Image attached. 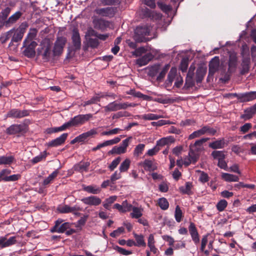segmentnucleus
<instances>
[{
	"label": "nucleus",
	"mask_w": 256,
	"mask_h": 256,
	"mask_svg": "<svg viewBox=\"0 0 256 256\" xmlns=\"http://www.w3.org/2000/svg\"><path fill=\"white\" fill-rule=\"evenodd\" d=\"M58 174V170H56L52 172L48 176L43 182L44 185H47L49 184L56 176Z\"/></svg>",
	"instance_id": "42"
},
{
	"label": "nucleus",
	"mask_w": 256,
	"mask_h": 256,
	"mask_svg": "<svg viewBox=\"0 0 256 256\" xmlns=\"http://www.w3.org/2000/svg\"><path fill=\"white\" fill-rule=\"evenodd\" d=\"M72 39L74 50H76L80 49L81 46V40L78 29L74 28L73 30Z\"/></svg>",
	"instance_id": "12"
},
{
	"label": "nucleus",
	"mask_w": 256,
	"mask_h": 256,
	"mask_svg": "<svg viewBox=\"0 0 256 256\" xmlns=\"http://www.w3.org/2000/svg\"><path fill=\"white\" fill-rule=\"evenodd\" d=\"M124 230V228L123 227H120L117 230L113 231L110 233V236L112 237L116 238L119 236L121 234H122Z\"/></svg>",
	"instance_id": "62"
},
{
	"label": "nucleus",
	"mask_w": 256,
	"mask_h": 256,
	"mask_svg": "<svg viewBox=\"0 0 256 256\" xmlns=\"http://www.w3.org/2000/svg\"><path fill=\"white\" fill-rule=\"evenodd\" d=\"M222 178L224 180L228 182H236L239 180V178L238 176L228 173H222Z\"/></svg>",
	"instance_id": "33"
},
{
	"label": "nucleus",
	"mask_w": 256,
	"mask_h": 256,
	"mask_svg": "<svg viewBox=\"0 0 256 256\" xmlns=\"http://www.w3.org/2000/svg\"><path fill=\"white\" fill-rule=\"evenodd\" d=\"M209 140V138H202L196 140L194 144L191 147L188 156H186L184 159V164L188 166L191 164H194L198 159L199 155L197 152H195L194 147L197 146H201L204 142H206Z\"/></svg>",
	"instance_id": "1"
},
{
	"label": "nucleus",
	"mask_w": 256,
	"mask_h": 256,
	"mask_svg": "<svg viewBox=\"0 0 256 256\" xmlns=\"http://www.w3.org/2000/svg\"><path fill=\"white\" fill-rule=\"evenodd\" d=\"M22 15V13L18 11L16 12L8 20L4 21V25L7 28L11 26L18 21V20L21 17Z\"/></svg>",
	"instance_id": "17"
},
{
	"label": "nucleus",
	"mask_w": 256,
	"mask_h": 256,
	"mask_svg": "<svg viewBox=\"0 0 256 256\" xmlns=\"http://www.w3.org/2000/svg\"><path fill=\"white\" fill-rule=\"evenodd\" d=\"M120 138L119 137H116L114 139L106 140L104 142L105 146L113 145L114 144H116L120 142Z\"/></svg>",
	"instance_id": "61"
},
{
	"label": "nucleus",
	"mask_w": 256,
	"mask_h": 256,
	"mask_svg": "<svg viewBox=\"0 0 256 256\" xmlns=\"http://www.w3.org/2000/svg\"><path fill=\"white\" fill-rule=\"evenodd\" d=\"M183 217L182 211L178 206L176 208L174 212V218L176 221L178 222H181L182 218Z\"/></svg>",
	"instance_id": "45"
},
{
	"label": "nucleus",
	"mask_w": 256,
	"mask_h": 256,
	"mask_svg": "<svg viewBox=\"0 0 256 256\" xmlns=\"http://www.w3.org/2000/svg\"><path fill=\"white\" fill-rule=\"evenodd\" d=\"M37 30L36 28H30L27 36L24 42V46H26L27 44L33 41L37 35Z\"/></svg>",
	"instance_id": "26"
},
{
	"label": "nucleus",
	"mask_w": 256,
	"mask_h": 256,
	"mask_svg": "<svg viewBox=\"0 0 256 256\" xmlns=\"http://www.w3.org/2000/svg\"><path fill=\"white\" fill-rule=\"evenodd\" d=\"M81 210L82 208L76 205L74 206H70L68 205H64L58 208V210L60 213L66 214L70 212L77 216L80 215L79 211Z\"/></svg>",
	"instance_id": "9"
},
{
	"label": "nucleus",
	"mask_w": 256,
	"mask_h": 256,
	"mask_svg": "<svg viewBox=\"0 0 256 256\" xmlns=\"http://www.w3.org/2000/svg\"><path fill=\"white\" fill-rule=\"evenodd\" d=\"M144 147L145 145L142 144H140L136 146L134 152V156H139L140 154H142L144 150Z\"/></svg>",
	"instance_id": "49"
},
{
	"label": "nucleus",
	"mask_w": 256,
	"mask_h": 256,
	"mask_svg": "<svg viewBox=\"0 0 256 256\" xmlns=\"http://www.w3.org/2000/svg\"><path fill=\"white\" fill-rule=\"evenodd\" d=\"M123 213L128 212L132 210L133 206L128 202L126 200L122 202Z\"/></svg>",
	"instance_id": "54"
},
{
	"label": "nucleus",
	"mask_w": 256,
	"mask_h": 256,
	"mask_svg": "<svg viewBox=\"0 0 256 256\" xmlns=\"http://www.w3.org/2000/svg\"><path fill=\"white\" fill-rule=\"evenodd\" d=\"M204 134L203 127L196 131L194 132L188 136V140H192L195 138H198L202 135Z\"/></svg>",
	"instance_id": "44"
},
{
	"label": "nucleus",
	"mask_w": 256,
	"mask_h": 256,
	"mask_svg": "<svg viewBox=\"0 0 256 256\" xmlns=\"http://www.w3.org/2000/svg\"><path fill=\"white\" fill-rule=\"evenodd\" d=\"M239 98L242 102H249L256 98V92H250L242 94Z\"/></svg>",
	"instance_id": "22"
},
{
	"label": "nucleus",
	"mask_w": 256,
	"mask_h": 256,
	"mask_svg": "<svg viewBox=\"0 0 256 256\" xmlns=\"http://www.w3.org/2000/svg\"><path fill=\"white\" fill-rule=\"evenodd\" d=\"M28 130V126L24 124H13L6 129V132L9 134L18 133H25Z\"/></svg>",
	"instance_id": "8"
},
{
	"label": "nucleus",
	"mask_w": 256,
	"mask_h": 256,
	"mask_svg": "<svg viewBox=\"0 0 256 256\" xmlns=\"http://www.w3.org/2000/svg\"><path fill=\"white\" fill-rule=\"evenodd\" d=\"M160 70V66L156 64L148 68V75L154 77L156 76Z\"/></svg>",
	"instance_id": "32"
},
{
	"label": "nucleus",
	"mask_w": 256,
	"mask_h": 256,
	"mask_svg": "<svg viewBox=\"0 0 256 256\" xmlns=\"http://www.w3.org/2000/svg\"><path fill=\"white\" fill-rule=\"evenodd\" d=\"M130 116V114L126 111H120L116 114H114L112 116V119H117L122 117H128Z\"/></svg>",
	"instance_id": "48"
},
{
	"label": "nucleus",
	"mask_w": 256,
	"mask_h": 256,
	"mask_svg": "<svg viewBox=\"0 0 256 256\" xmlns=\"http://www.w3.org/2000/svg\"><path fill=\"white\" fill-rule=\"evenodd\" d=\"M188 65V62L187 59L184 58L182 60L180 68L182 72H186Z\"/></svg>",
	"instance_id": "57"
},
{
	"label": "nucleus",
	"mask_w": 256,
	"mask_h": 256,
	"mask_svg": "<svg viewBox=\"0 0 256 256\" xmlns=\"http://www.w3.org/2000/svg\"><path fill=\"white\" fill-rule=\"evenodd\" d=\"M208 78L212 77L218 70H220L222 72H224L226 69L224 68V65L222 64L220 65V59L218 56H215L210 62Z\"/></svg>",
	"instance_id": "4"
},
{
	"label": "nucleus",
	"mask_w": 256,
	"mask_h": 256,
	"mask_svg": "<svg viewBox=\"0 0 256 256\" xmlns=\"http://www.w3.org/2000/svg\"><path fill=\"white\" fill-rule=\"evenodd\" d=\"M96 13L103 16H110L113 14V10L111 8H105L96 9Z\"/></svg>",
	"instance_id": "24"
},
{
	"label": "nucleus",
	"mask_w": 256,
	"mask_h": 256,
	"mask_svg": "<svg viewBox=\"0 0 256 256\" xmlns=\"http://www.w3.org/2000/svg\"><path fill=\"white\" fill-rule=\"evenodd\" d=\"M166 116L163 115H158L154 114L148 113L142 116V118L144 120H156L160 118H165Z\"/></svg>",
	"instance_id": "34"
},
{
	"label": "nucleus",
	"mask_w": 256,
	"mask_h": 256,
	"mask_svg": "<svg viewBox=\"0 0 256 256\" xmlns=\"http://www.w3.org/2000/svg\"><path fill=\"white\" fill-rule=\"evenodd\" d=\"M28 25L26 23H22L17 28H12L10 30L12 32L11 42H17L20 41L23 38Z\"/></svg>",
	"instance_id": "5"
},
{
	"label": "nucleus",
	"mask_w": 256,
	"mask_h": 256,
	"mask_svg": "<svg viewBox=\"0 0 256 256\" xmlns=\"http://www.w3.org/2000/svg\"><path fill=\"white\" fill-rule=\"evenodd\" d=\"M176 68L174 67L172 68L168 74V78L166 81L165 84L166 87H169L172 86V84L176 76Z\"/></svg>",
	"instance_id": "20"
},
{
	"label": "nucleus",
	"mask_w": 256,
	"mask_h": 256,
	"mask_svg": "<svg viewBox=\"0 0 256 256\" xmlns=\"http://www.w3.org/2000/svg\"><path fill=\"white\" fill-rule=\"evenodd\" d=\"M236 66V60L235 58H230L228 63V72L230 73L232 72Z\"/></svg>",
	"instance_id": "50"
},
{
	"label": "nucleus",
	"mask_w": 256,
	"mask_h": 256,
	"mask_svg": "<svg viewBox=\"0 0 256 256\" xmlns=\"http://www.w3.org/2000/svg\"><path fill=\"white\" fill-rule=\"evenodd\" d=\"M90 165L88 162H81L80 163L74 166V168L75 170L83 172H86Z\"/></svg>",
	"instance_id": "25"
},
{
	"label": "nucleus",
	"mask_w": 256,
	"mask_h": 256,
	"mask_svg": "<svg viewBox=\"0 0 256 256\" xmlns=\"http://www.w3.org/2000/svg\"><path fill=\"white\" fill-rule=\"evenodd\" d=\"M26 44L28 46L24 52V54L28 58L34 57L35 55V48L37 46V43L34 41H32Z\"/></svg>",
	"instance_id": "15"
},
{
	"label": "nucleus",
	"mask_w": 256,
	"mask_h": 256,
	"mask_svg": "<svg viewBox=\"0 0 256 256\" xmlns=\"http://www.w3.org/2000/svg\"><path fill=\"white\" fill-rule=\"evenodd\" d=\"M256 113V104L252 106L246 110L244 114L241 116V118L244 120H248L251 118L253 115Z\"/></svg>",
	"instance_id": "21"
},
{
	"label": "nucleus",
	"mask_w": 256,
	"mask_h": 256,
	"mask_svg": "<svg viewBox=\"0 0 256 256\" xmlns=\"http://www.w3.org/2000/svg\"><path fill=\"white\" fill-rule=\"evenodd\" d=\"M105 112H114L119 110L118 103L116 101L109 103L104 108Z\"/></svg>",
	"instance_id": "30"
},
{
	"label": "nucleus",
	"mask_w": 256,
	"mask_h": 256,
	"mask_svg": "<svg viewBox=\"0 0 256 256\" xmlns=\"http://www.w3.org/2000/svg\"><path fill=\"white\" fill-rule=\"evenodd\" d=\"M11 173V170L8 169H4L0 172V179L5 181V178H8V175Z\"/></svg>",
	"instance_id": "63"
},
{
	"label": "nucleus",
	"mask_w": 256,
	"mask_h": 256,
	"mask_svg": "<svg viewBox=\"0 0 256 256\" xmlns=\"http://www.w3.org/2000/svg\"><path fill=\"white\" fill-rule=\"evenodd\" d=\"M150 32V27L148 26H138L135 30L134 40L138 42H146L148 40L146 38V36L149 35Z\"/></svg>",
	"instance_id": "3"
},
{
	"label": "nucleus",
	"mask_w": 256,
	"mask_h": 256,
	"mask_svg": "<svg viewBox=\"0 0 256 256\" xmlns=\"http://www.w3.org/2000/svg\"><path fill=\"white\" fill-rule=\"evenodd\" d=\"M226 144L224 138L216 140L209 144V147L213 149H218L224 148Z\"/></svg>",
	"instance_id": "27"
},
{
	"label": "nucleus",
	"mask_w": 256,
	"mask_h": 256,
	"mask_svg": "<svg viewBox=\"0 0 256 256\" xmlns=\"http://www.w3.org/2000/svg\"><path fill=\"white\" fill-rule=\"evenodd\" d=\"M117 196H111L105 200L103 202L104 207L108 210L110 208L111 205L116 200Z\"/></svg>",
	"instance_id": "35"
},
{
	"label": "nucleus",
	"mask_w": 256,
	"mask_h": 256,
	"mask_svg": "<svg viewBox=\"0 0 256 256\" xmlns=\"http://www.w3.org/2000/svg\"><path fill=\"white\" fill-rule=\"evenodd\" d=\"M16 242V237L12 236L7 240L6 236L0 237V248H2L8 247L15 244Z\"/></svg>",
	"instance_id": "16"
},
{
	"label": "nucleus",
	"mask_w": 256,
	"mask_h": 256,
	"mask_svg": "<svg viewBox=\"0 0 256 256\" xmlns=\"http://www.w3.org/2000/svg\"><path fill=\"white\" fill-rule=\"evenodd\" d=\"M153 58V54L152 53L149 52L136 60V63L140 66H144L147 64L148 62Z\"/></svg>",
	"instance_id": "19"
},
{
	"label": "nucleus",
	"mask_w": 256,
	"mask_h": 256,
	"mask_svg": "<svg viewBox=\"0 0 256 256\" xmlns=\"http://www.w3.org/2000/svg\"><path fill=\"white\" fill-rule=\"evenodd\" d=\"M12 32L11 30L3 34L0 37V42L2 44L5 43L10 38H12Z\"/></svg>",
	"instance_id": "43"
},
{
	"label": "nucleus",
	"mask_w": 256,
	"mask_h": 256,
	"mask_svg": "<svg viewBox=\"0 0 256 256\" xmlns=\"http://www.w3.org/2000/svg\"><path fill=\"white\" fill-rule=\"evenodd\" d=\"M121 160V158L118 157L112 160L111 164L109 166V168L111 170H113L115 168L117 167L118 164H120Z\"/></svg>",
	"instance_id": "60"
},
{
	"label": "nucleus",
	"mask_w": 256,
	"mask_h": 256,
	"mask_svg": "<svg viewBox=\"0 0 256 256\" xmlns=\"http://www.w3.org/2000/svg\"><path fill=\"white\" fill-rule=\"evenodd\" d=\"M194 85V82L192 80V76H188V74L186 78L184 86L186 88H188Z\"/></svg>",
	"instance_id": "56"
},
{
	"label": "nucleus",
	"mask_w": 256,
	"mask_h": 256,
	"mask_svg": "<svg viewBox=\"0 0 256 256\" xmlns=\"http://www.w3.org/2000/svg\"><path fill=\"white\" fill-rule=\"evenodd\" d=\"M227 205V202L225 200H222L217 204L216 208L219 212H222L226 207Z\"/></svg>",
	"instance_id": "51"
},
{
	"label": "nucleus",
	"mask_w": 256,
	"mask_h": 256,
	"mask_svg": "<svg viewBox=\"0 0 256 256\" xmlns=\"http://www.w3.org/2000/svg\"><path fill=\"white\" fill-rule=\"evenodd\" d=\"M147 51V50L144 47H140L138 48H136L135 50L132 52V54L136 56H140L143 54L145 53Z\"/></svg>",
	"instance_id": "55"
},
{
	"label": "nucleus",
	"mask_w": 256,
	"mask_h": 256,
	"mask_svg": "<svg viewBox=\"0 0 256 256\" xmlns=\"http://www.w3.org/2000/svg\"><path fill=\"white\" fill-rule=\"evenodd\" d=\"M174 138L172 136L162 138L156 142V146L160 148L165 146H168L174 142Z\"/></svg>",
	"instance_id": "18"
},
{
	"label": "nucleus",
	"mask_w": 256,
	"mask_h": 256,
	"mask_svg": "<svg viewBox=\"0 0 256 256\" xmlns=\"http://www.w3.org/2000/svg\"><path fill=\"white\" fill-rule=\"evenodd\" d=\"M46 156V151L44 152H43L40 153L39 155L35 156L34 158H33L31 162L33 164H36L38 163L42 160L44 159Z\"/></svg>",
	"instance_id": "47"
},
{
	"label": "nucleus",
	"mask_w": 256,
	"mask_h": 256,
	"mask_svg": "<svg viewBox=\"0 0 256 256\" xmlns=\"http://www.w3.org/2000/svg\"><path fill=\"white\" fill-rule=\"evenodd\" d=\"M132 210V212L130 214V216L132 218H139L142 216L143 209L141 207L133 206Z\"/></svg>",
	"instance_id": "29"
},
{
	"label": "nucleus",
	"mask_w": 256,
	"mask_h": 256,
	"mask_svg": "<svg viewBox=\"0 0 256 256\" xmlns=\"http://www.w3.org/2000/svg\"><path fill=\"white\" fill-rule=\"evenodd\" d=\"M158 204L162 210H167L169 206V203L164 198H162L158 199Z\"/></svg>",
	"instance_id": "41"
},
{
	"label": "nucleus",
	"mask_w": 256,
	"mask_h": 256,
	"mask_svg": "<svg viewBox=\"0 0 256 256\" xmlns=\"http://www.w3.org/2000/svg\"><path fill=\"white\" fill-rule=\"evenodd\" d=\"M192 184L191 182H187L185 185L180 188V190L182 194H192Z\"/></svg>",
	"instance_id": "36"
},
{
	"label": "nucleus",
	"mask_w": 256,
	"mask_h": 256,
	"mask_svg": "<svg viewBox=\"0 0 256 256\" xmlns=\"http://www.w3.org/2000/svg\"><path fill=\"white\" fill-rule=\"evenodd\" d=\"M134 238L136 240V246H146V244L144 242V236L142 235L135 234Z\"/></svg>",
	"instance_id": "40"
},
{
	"label": "nucleus",
	"mask_w": 256,
	"mask_h": 256,
	"mask_svg": "<svg viewBox=\"0 0 256 256\" xmlns=\"http://www.w3.org/2000/svg\"><path fill=\"white\" fill-rule=\"evenodd\" d=\"M52 44L49 39H44L41 42L38 49V54L42 56V58L48 60L52 56Z\"/></svg>",
	"instance_id": "2"
},
{
	"label": "nucleus",
	"mask_w": 256,
	"mask_h": 256,
	"mask_svg": "<svg viewBox=\"0 0 256 256\" xmlns=\"http://www.w3.org/2000/svg\"><path fill=\"white\" fill-rule=\"evenodd\" d=\"M67 39L64 36L57 37L52 50L54 56H59L62 54Z\"/></svg>",
	"instance_id": "6"
},
{
	"label": "nucleus",
	"mask_w": 256,
	"mask_h": 256,
	"mask_svg": "<svg viewBox=\"0 0 256 256\" xmlns=\"http://www.w3.org/2000/svg\"><path fill=\"white\" fill-rule=\"evenodd\" d=\"M68 136L67 133H64L60 136L49 142L48 146L50 147H56L60 146L64 144Z\"/></svg>",
	"instance_id": "14"
},
{
	"label": "nucleus",
	"mask_w": 256,
	"mask_h": 256,
	"mask_svg": "<svg viewBox=\"0 0 256 256\" xmlns=\"http://www.w3.org/2000/svg\"><path fill=\"white\" fill-rule=\"evenodd\" d=\"M212 154L214 158H216L218 160L224 159L225 158L224 153L222 151H214Z\"/></svg>",
	"instance_id": "52"
},
{
	"label": "nucleus",
	"mask_w": 256,
	"mask_h": 256,
	"mask_svg": "<svg viewBox=\"0 0 256 256\" xmlns=\"http://www.w3.org/2000/svg\"><path fill=\"white\" fill-rule=\"evenodd\" d=\"M196 123V122L192 119H186V120L182 121L180 125L181 126H188L194 125Z\"/></svg>",
	"instance_id": "59"
},
{
	"label": "nucleus",
	"mask_w": 256,
	"mask_h": 256,
	"mask_svg": "<svg viewBox=\"0 0 256 256\" xmlns=\"http://www.w3.org/2000/svg\"><path fill=\"white\" fill-rule=\"evenodd\" d=\"M83 189L84 191L94 194H98L101 191L100 188L93 185L84 186Z\"/></svg>",
	"instance_id": "28"
},
{
	"label": "nucleus",
	"mask_w": 256,
	"mask_h": 256,
	"mask_svg": "<svg viewBox=\"0 0 256 256\" xmlns=\"http://www.w3.org/2000/svg\"><path fill=\"white\" fill-rule=\"evenodd\" d=\"M169 68H170L169 64L165 65L163 67V68L162 69L159 74L157 78H156L157 80L161 81L164 77L166 73L168 71Z\"/></svg>",
	"instance_id": "46"
},
{
	"label": "nucleus",
	"mask_w": 256,
	"mask_h": 256,
	"mask_svg": "<svg viewBox=\"0 0 256 256\" xmlns=\"http://www.w3.org/2000/svg\"><path fill=\"white\" fill-rule=\"evenodd\" d=\"M92 117V114H78L71 119L72 125H73V126L82 125L86 122L89 120Z\"/></svg>",
	"instance_id": "7"
},
{
	"label": "nucleus",
	"mask_w": 256,
	"mask_h": 256,
	"mask_svg": "<svg viewBox=\"0 0 256 256\" xmlns=\"http://www.w3.org/2000/svg\"><path fill=\"white\" fill-rule=\"evenodd\" d=\"M200 174V176L199 177V180L202 183H204L208 181L209 180V177L207 174L205 173L204 172L201 171H198Z\"/></svg>",
	"instance_id": "58"
},
{
	"label": "nucleus",
	"mask_w": 256,
	"mask_h": 256,
	"mask_svg": "<svg viewBox=\"0 0 256 256\" xmlns=\"http://www.w3.org/2000/svg\"><path fill=\"white\" fill-rule=\"evenodd\" d=\"M206 72V69L203 67L198 68L196 72V80L197 82H200L204 78Z\"/></svg>",
	"instance_id": "31"
},
{
	"label": "nucleus",
	"mask_w": 256,
	"mask_h": 256,
	"mask_svg": "<svg viewBox=\"0 0 256 256\" xmlns=\"http://www.w3.org/2000/svg\"><path fill=\"white\" fill-rule=\"evenodd\" d=\"M130 160L128 158H126L120 165L119 170L120 172H126L130 166Z\"/></svg>",
	"instance_id": "39"
},
{
	"label": "nucleus",
	"mask_w": 256,
	"mask_h": 256,
	"mask_svg": "<svg viewBox=\"0 0 256 256\" xmlns=\"http://www.w3.org/2000/svg\"><path fill=\"white\" fill-rule=\"evenodd\" d=\"M81 200L86 204L93 206H98L102 202L100 198L94 196L84 198Z\"/></svg>",
	"instance_id": "13"
},
{
	"label": "nucleus",
	"mask_w": 256,
	"mask_h": 256,
	"mask_svg": "<svg viewBox=\"0 0 256 256\" xmlns=\"http://www.w3.org/2000/svg\"><path fill=\"white\" fill-rule=\"evenodd\" d=\"M146 170H150L152 168V162L150 160H146L140 164Z\"/></svg>",
	"instance_id": "64"
},
{
	"label": "nucleus",
	"mask_w": 256,
	"mask_h": 256,
	"mask_svg": "<svg viewBox=\"0 0 256 256\" xmlns=\"http://www.w3.org/2000/svg\"><path fill=\"white\" fill-rule=\"evenodd\" d=\"M132 138L131 136L128 137L124 140L122 144L119 146H115L112 150V152L116 154H124L126 151V148L129 144L130 140Z\"/></svg>",
	"instance_id": "11"
},
{
	"label": "nucleus",
	"mask_w": 256,
	"mask_h": 256,
	"mask_svg": "<svg viewBox=\"0 0 256 256\" xmlns=\"http://www.w3.org/2000/svg\"><path fill=\"white\" fill-rule=\"evenodd\" d=\"M14 157L12 156H2L0 157V165L10 164L14 160Z\"/></svg>",
	"instance_id": "38"
},
{
	"label": "nucleus",
	"mask_w": 256,
	"mask_h": 256,
	"mask_svg": "<svg viewBox=\"0 0 256 256\" xmlns=\"http://www.w3.org/2000/svg\"><path fill=\"white\" fill-rule=\"evenodd\" d=\"M30 112L28 110H20L19 109L14 108L8 112L6 117L20 118L28 116Z\"/></svg>",
	"instance_id": "10"
},
{
	"label": "nucleus",
	"mask_w": 256,
	"mask_h": 256,
	"mask_svg": "<svg viewBox=\"0 0 256 256\" xmlns=\"http://www.w3.org/2000/svg\"><path fill=\"white\" fill-rule=\"evenodd\" d=\"M72 224L70 222H64L60 224V226H59V234L63 233L66 230L69 229L71 226Z\"/></svg>",
	"instance_id": "53"
},
{
	"label": "nucleus",
	"mask_w": 256,
	"mask_h": 256,
	"mask_svg": "<svg viewBox=\"0 0 256 256\" xmlns=\"http://www.w3.org/2000/svg\"><path fill=\"white\" fill-rule=\"evenodd\" d=\"M155 242L156 241L154 240V234H150L148 239V246L150 248V252L156 254L158 251V248L155 246Z\"/></svg>",
	"instance_id": "23"
},
{
	"label": "nucleus",
	"mask_w": 256,
	"mask_h": 256,
	"mask_svg": "<svg viewBox=\"0 0 256 256\" xmlns=\"http://www.w3.org/2000/svg\"><path fill=\"white\" fill-rule=\"evenodd\" d=\"M103 96H100L98 94H96L90 100L84 102L82 105L83 106H86L88 105H90L94 104H96L97 102L100 101V99Z\"/></svg>",
	"instance_id": "37"
}]
</instances>
